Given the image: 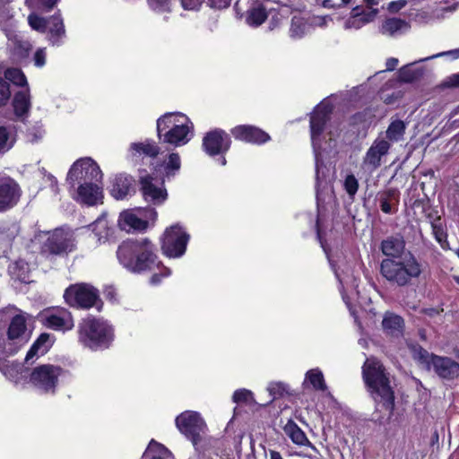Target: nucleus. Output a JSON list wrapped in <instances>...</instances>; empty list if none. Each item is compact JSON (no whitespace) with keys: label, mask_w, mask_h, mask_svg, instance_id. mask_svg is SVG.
<instances>
[{"label":"nucleus","mask_w":459,"mask_h":459,"mask_svg":"<svg viewBox=\"0 0 459 459\" xmlns=\"http://www.w3.org/2000/svg\"><path fill=\"white\" fill-rule=\"evenodd\" d=\"M406 242L400 233L385 238L379 249L386 256L380 263V274L391 284L405 287L419 278L422 264L411 252H405Z\"/></svg>","instance_id":"nucleus-1"},{"label":"nucleus","mask_w":459,"mask_h":459,"mask_svg":"<svg viewBox=\"0 0 459 459\" xmlns=\"http://www.w3.org/2000/svg\"><path fill=\"white\" fill-rule=\"evenodd\" d=\"M390 377V373L377 359H367L362 366V378L371 398L377 405L381 403L389 412L386 419L379 415L372 420L380 426L389 423L395 409V395Z\"/></svg>","instance_id":"nucleus-2"},{"label":"nucleus","mask_w":459,"mask_h":459,"mask_svg":"<svg viewBox=\"0 0 459 459\" xmlns=\"http://www.w3.org/2000/svg\"><path fill=\"white\" fill-rule=\"evenodd\" d=\"M332 113V105L321 103L311 112L309 119L311 143L315 156L316 197L317 206H319L321 203L325 202L322 195L324 190L328 186L325 180L328 169L322 158V152L325 151V148L323 147V142L325 138L324 132L325 130L326 124L331 119Z\"/></svg>","instance_id":"nucleus-3"},{"label":"nucleus","mask_w":459,"mask_h":459,"mask_svg":"<svg viewBox=\"0 0 459 459\" xmlns=\"http://www.w3.org/2000/svg\"><path fill=\"white\" fill-rule=\"evenodd\" d=\"M156 246L148 238H127L117 250L120 264L133 273L152 271L161 263L158 261Z\"/></svg>","instance_id":"nucleus-4"},{"label":"nucleus","mask_w":459,"mask_h":459,"mask_svg":"<svg viewBox=\"0 0 459 459\" xmlns=\"http://www.w3.org/2000/svg\"><path fill=\"white\" fill-rule=\"evenodd\" d=\"M78 342L92 351L109 349L115 340L114 326L103 317L89 315L77 326Z\"/></svg>","instance_id":"nucleus-5"},{"label":"nucleus","mask_w":459,"mask_h":459,"mask_svg":"<svg viewBox=\"0 0 459 459\" xmlns=\"http://www.w3.org/2000/svg\"><path fill=\"white\" fill-rule=\"evenodd\" d=\"M177 117L185 118L189 122L188 117L181 113H166L157 119V135L160 143H167L174 147L182 146L190 141L188 136L190 126L187 124H179Z\"/></svg>","instance_id":"nucleus-6"},{"label":"nucleus","mask_w":459,"mask_h":459,"mask_svg":"<svg viewBox=\"0 0 459 459\" xmlns=\"http://www.w3.org/2000/svg\"><path fill=\"white\" fill-rule=\"evenodd\" d=\"M66 304L79 309L96 308L100 312L103 307V301L100 298L99 290L87 283L70 285L64 293Z\"/></svg>","instance_id":"nucleus-7"},{"label":"nucleus","mask_w":459,"mask_h":459,"mask_svg":"<svg viewBox=\"0 0 459 459\" xmlns=\"http://www.w3.org/2000/svg\"><path fill=\"white\" fill-rule=\"evenodd\" d=\"M102 173L98 164L90 157L77 160L70 168L66 181L70 188L74 189L75 185L82 186L84 183L90 184L100 182Z\"/></svg>","instance_id":"nucleus-8"},{"label":"nucleus","mask_w":459,"mask_h":459,"mask_svg":"<svg viewBox=\"0 0 459 459\" xmlns=\"http://www.w3.org/2000/svg\"><path fill=\"white\" fill-rule=\"evenodd\" d=\"M30 340L27 333L26 319L22 315L13 316L10 312V320L6 331V342L4 357L16 354Z\"/></svg>","instance_id":"nucleus-9"},{"label":"nucleus","mask_w":459,"mask_h":459,"mask_svg":"<svg viewBox=\"0 0 459 459\" xmlns=\"http://www.w3.org/2000/svg\"><path fill=\"white\" fill-rule=\"evenodd\" d=\"M64 369L60 366L43 364L35 367L29 376V382L44 394H55L58 377Z\"/></svg>","instance_id":"nucleus-10"},{"label":"nucleus","mask_w":459,"mask_h":459,"mask_svg":"<svg viewBox=\"0 0 459 459\" xmlns=\"http://www.w3.org/2000/svg\"><path fill=\"white\" fill-rule=\"evenodd\" d=\"M190 236L178 224L168 228L161 238L160 249L169 258L181 257L186 250Z\"/></svg>","instance_id":"nucleus-11"},{"label":"nucleus","mask_w":459,"mask_h":459,"mask_svg":"<svg viewBox=\"0 0 459 459\" xmlns=\"http://www.w3.org/2000/svg\"><path fill=\"white\" fill-rule=\"evenodd\" d=\"M175 423L180 433L190 439L197 449V446L202 440L201 435L206 429V424L200 414L196 411H186L177 416Z\"/></svg>","instance_id":"nucleus-12"},{"label":"nucleus","mask_w":459,"mask_h":459,"mask_svg":"<svg viewBox=\"0 0 459 459\" xmlns=\"http://www.w3.org/2000/svg\"><path fill=\"white\" fill-rule=\"evenodd\" d=\"M154 180L155 178L146 170L141 171L138 179L140 192L147 203L160 205L168 199V192L164 186V178L161 179L160 186H157Z\"/></svg>","instance_id":"nucleus-13"},{"label":"nucleus","mask_w":459,"mask_h":459,"mask_svg":"<svg viewBox=\"0 0 459 459\" xmlns=\"http://www.w3.org/2000/svg\"><path fill=\"white\" fill-rule=\"evenodd\" d=\"M230 136L221 128L207 132L202 141L204 152L211 157L225 154L230 150Z\"/></svg>","instance_id":"nucleus-14"},{"label":"nucleus","mask_w":459,"mask_h":459,"mask_svg":"<svg viewBox=\"0 0 459 459\" xmlns=\"http://www.w3.org/2000/svg\"><path fill=\"white\" fill-rule=\"evenodd\" d=\"M22 193L21 186L13 178L0 174V213L16 206Z\"/></svg>","instance_id":"nucleus-15"},{"label":"nucleus","mask_w":459,"mask_h":459,"mask_svg":"<svg viewBox=\"0 0 459 459\" xmlns=\"http://www.w3.org/2000/svg\"><path fill=\"white\" fill-rule=\"evenodd\" d=\"M74 248V239L63 230H56L44 242L42 253L64 255Z\"/></svg>","instance_id":"nucleus-16"},{"label":"nucleus","mask_w":459,"mask_h":459,"mask_svg":"<svg viewBox=\"0 0 459 459\" xmlns=\"http://www.w3.org/2000/svg\"><path fill=\"white\" fill-rule=\"evenodd\" d=\"M230 132L235 139L254 144H263L271 139L266 132L250 125L237 126Z\"/></svg>","instance_id":"nucleus-17"},{"label":"nucleus","mask_w":459,"mask_h":459,"mask_svg":"<svg viewBox=\"0 0 459 459\" xmlns=\"http://www.w3.org/2000/svg\"><path fill=\"white\" fill-rule=\"evenodd\" d=\"M391 144L385 139H376L363 158V165L370 171L381 166V159L388 153Z\"/></svg>","instance_id":"nucleus-18"},{"label":"nucleus","mask_w":459,"mask_h":459,"mask_svg":"<svg viewBox=\"0 0 459 459\" xmlns=\"http://www.w3.org/2000/svg\"><path fill=\"white\" fill-rule=\"evenodd\" d=\"M98 182L83 184L82 186H78V187L74 190L73 195V198L87 206L96 205L99 201L101 202L103 198L102 188L100 187L97 184Z\"/></svg>","instance_id":"nucleus-19"},{"label":"nucleus","mask_w":459,"mask_h":459,"mask_svg":"<svg viewBox=\"0 0 459 459\" xmlns=\"http://www.w3.org/2000/svg\"><path fill=\"white\" fill-rule=\"evenodd\" d=\"M120 230L143 232L148 228V220L142 217L135 210H125L120 212L117 221Z\"/></svg>","instance_id":"nucleus-20"},{"label":"nucleus","mask_w":459,"mask_h":459,"mask_svg":"<svg viewBox=\"0 0 459 459\" xmlns=\"http://www.w3.org/2000/svg\"><path fill=\"white\" fill-rule=\"evenodd\" d=\"M432 364L434 372L443 380L451 381L459 377V363L452 358L437 355Z\"/></svg>","instance_id":"nucleus-21"},{"label":"nucleus","mask_w":459,"mask_h":459,"mask_svg":"<svg viewBox=\"0 0 459 459\" xmlns=\"http://www.w3.org/2000/svg\"><path fill=\"white\" fill-rule=\"evenodd\" d=\"M110 195L117 200H122L135 193L134 179L127 174L117 175L111 182Z\"/></svg>","instance_id":"nucleus-22"},{"label":"nucleus","mask_w":459,"mask_h":459,"mask_svg":"<svg viewBox=\"0 0 459 459\" xmlns=\"http://www.w3.org/2000/svg\"><path fill=\"white\" fill-rule=\"evenodd\" d=\"M8 39V48L13 60L21 62L28 58L32 48L31 44L28 40H24L22 37L14 31L6 33Z\"/></svg>","instance_id":"nucleus-23"},{"label":"nucleus","mask_w":459,"mask_h":459,"mask_svg":"<svg viewBox=\"0 0 459 459\" xmlns=\"http://www.w3.org/2000/svg\"><path fill=\"white\" fill-rule=\"evenodd\" d=\"M400 191L396 187H389L377 193L376 200L381 211L385 214H394L398 211Z\"/></svg>","instance_id":"nucleus-24"},{"label":"nucleus","mask_w":459,"mask_h":459,"mask_svg":"<svg viewBox=\"0 0 459 459\" xmlns=\"http://www.w3.org/2000/svg\"><path fill=\"white\" fill-rule=\"evenodd\" d=\"M12 106L16 118L21 122H25L31 108L30 88L15 92Z\"/></svg>","instance_id":"nucleus-25"},{"label":"nucleus","mask_w":459,"mask_h":459,"mask_svg":"<svg viewBox=\"0 0 459 459\" xmlns=\"http://www.w3.org/2000/svg\"><path fill=\"white\" fill-rule=\"evenodd\" d=\"M46 32H48L47 39L52 46L62 44L63 39L65 37V29L59 10L49 17Z\"/></svg>","instance_id":"nucleus-26"},{"label":"nucleus","mask_w":459,"mask_h":459,"mask_svg":"<svg viewBox=\"0 0 459 459\" xmlns=\"http://www.w3.org/2000/svg\"><path fill=\"white\" fill-rule=\"evenodd\" d=\"M52 345L53 341L51 340L50 334L42 333L33 342L29 351L27 352L24 363H29L30 360L35 356L46 354L52 347Z\"/></svg>","instance_id":"nucleus-27"},{"label":"nucleus","mask_w":459,"mask_h":459,"mask_svg":"<svg viewBox=\"0 0 459 459\" xmlns=\"http://www.w3.org/2000/svg\"><path fill=\"white\" fill-rule=\"evenodd\" d=\"M44 325L54 330H70L74 326V320L70 313L66 316H61L56 314L40 316Z\"/></svg>","instance_id":"nucleus-28"},{"label":"nucleus","mask_w":459,"mask_h":459,"mask_svg":"<svg viewBox=\"0 0 459 459\" xmlns=\"http://www.w3.org/2000/svg\"><path fill=\"white\" fill-rule=\"evenodd\" d=\"M382 327L386 333L398 336L403 332L404 320L401 316L387 311L384 315Z\"/></svg>","instance_id":"nucleus-29"},{"label":"nucleus","mask_w":459,"mask_h":459,"mask_svg":"<svg viewBox=\"0 0 459 459\" xmlns=\"http://www.w3.org/2000/svg\"><path fill=\"white\" fill-rule=\"evenodd\" d=\"M11 278L22 283L30 282V269L29 264L23 259H18L9 265Z\"/></svg>","instance_id":"nucleus-30"},{"label":"nucleus","mask_w":459,"mask_h":459,"mask_svg":"<svg viewBox=\"0 0 459 459\" xmlns=\"http://www.w3.org/2000/svg\"><path fill=\"white\" fill-rule=\"evenodd\" d=\"M409 349L412 354V358L420 365L424 369L429 371L432 368V361L437 355L429 353L419 343L409 345Z\"/></svg>","instance_id":"nucleus-31"},{"label":"nucleus","mask_w":459,"mask_h":459,"mask_svg":"<svg viewBox=\"0 0 459 459\" xmlns=\"http://www.w3.org/2000/svg\"><path fill=\"white\" fill-rule=\"evenodd\" d=\"M283 430L294 444L298 446H306L310 444L304 431L293 420L290 419L288 420L283 428Z\"/></svg>","instance_id":"nucleus-32"},{"label":"nucleus","mask_w":459,"mask_h":459,"mask_svg":"<svg viewBox=\"0 0 459 459\" xmlns=\"http://www.w3.org/2000/svg\"><path fill=\"white\" fill-rule=\"evenodd\" d=\"M158 167L163 168L162 178H170L175 177V175L179 171L181 168V161L178 153H170L168 156L167 160H164L161 164L156 166V170H158Z\"/></svg>","instance_id":"nucleus-33"},{"label":"nucleus","mask_w":459,"mask_h":459,"mask_svg":"<svg viewBox=\"0 0 459 459\" xmlns=\"http://www.w3.org/2000/svg\"><path fill=\"white\" fill-rule=\"evenodd\" d=\"M378 13V9L372 8L370 11L367 13V14H364L361 17H356L351 15L345 22H344V29L350 30V29H355L359 30L362 28L364 25L373 22L376 18V16Z\"/></svg>","instance_id":"nucleus-34"},{"label":"nucleus","mask_w":459,"mask_h":459,"mask_svg":"<svg viewBox=\"0 0 459 459\" xmlns=\"http://www.w3.org/2000/svg\"><path fill=\"white\" fill-rule=\"evenodd\" d=\"M6 358L0 356V371L9 378L18 379L19 375H22L26 368L19 362L10 363Z\"/></svg>","instance_id":"nucleus-35"},{"label":"nucleus","mask_w":459,"mask_h":459,"mask_svg":"<svg viewBox=\"0 0 459 459\" xmlns=\"http://www.w3.org/2000/svg\"><path fill=\"white\" fill-rule=\"evenodd\" d=\"M246 22L252 27H258L263 24L268 17L266 9L263 4H258L256 7H252L247 10Z\"/></svg>","instance_id":"nucleus-36"},{"label":"nucleus","mask_w":459,"mask_h":459,"mask_svg":"<svg viewBox=\"0 0 459 459\" xmlns=\"http://www.w3.org/2000/svg\"><path fill=\"white\" fill-rule=\"evenodd\" d=\"M130 150L138 153H143L149 157L155 158L160 153V147L153 142L147 140L145 143H133Z\"/></svg>","instance_id":"nucleus-37"},{"label":"nucleus","mask_w":459,"mask_h":459,"mask_svg":"<svg viewBox=\"0 0 459 459\" xmlns=\"http://www.w3.org/2000/svg\"><path fill=\"white\" fill-rule=\"evenodd\" d=\"M406 126L403 121L397 119L392 121L385 132L386 138L393 142H398L403 139Z\"/></svg>","instance_id":"nucleus-38"},{"label":"nucleus","mask_w":459,"mask_h":459,"mask_svg":"<svg viewBox=\"0 0 459 459\" xmlns=\"http://www.w3.org/2000/svg\"><path fill=\"white\" fill-rule=\"evenodd\" d=\"M8 82H12L16 86L29 88L26 76L19 68H8L4 71V78Z\"/></svg>","instance_id":"nucleus-39"},{"label":"nucleus","mask_w":459,"mask_h":459,"mask_svg":"<svg viewBox=\"0 0 459 459\" xmlns=\"http://www.w3.org/2000/svg\"><path fill=\"white\" fill-rule=\"evenodd\" d=\"M432 232L437 242L441 246L442 248L446 249L448 247L446 228L442 219L432 223Z\"/></svg>","instance_id":"nucleus-40"},{"label":"nucleus","mask_w":459,"mask_h":459,"mask_svg":"<svg viewBox=\"0 0 459 459\" xmlns=\"http://www.w3.org/2000/svg\"><path fill=\"white\" fill-rule=\"evenodd\" d=\"M10 320V309L4 308L0 310V356L4 357V349L6 342L7 325Z\"/></svg>","instance_id":"nucleus-41"},{"label":"nucleus","mask_w":459,"mask_h":459,"mask_svg":"<svg viewBox=\"0 0 459 459\" xmlns=\"http://www.w3.org/2000/svg\"><path fill=\"white\" fill-rule=\"evenodd\" d=\"M407 26L408 23L403 19L388 18L383 22L380 31L384 34L388 33L389 35H394L395 32Z\"/></svg>","instance_id":"nucleus-42"},{"label":"nucleus","mask_w":459,"mask_h":459,"mask_svg":"<svg viewBox=\"0 0 459 459\" xmlns=\"http://www.w3.org/2000/svg\"><path fill=\"white\" fill-rule=\"evenodd\" d=\"M423 74V68H412L411 65H405L400 69V78L404 82H413L420 79Z\"/></svg>","instance_id":"nucleus-43"},{"label":"nucleus","mask_w":459,"mask_h":459,"mask_svg":"<svg viewBox=\"0 0 459 459\" xmlns=\"http://www.w3.org/2000/svg\"><path fill=\"white\" fill-rule=\"evenodd\" d=\"M148 452H155L157 454L152 455L151 459H166V457L172 456L171 452L166 446L155 441L154 439L150 441L149 446L143 454V456H145Z\"/></svg>","instance_id":"nucleus-44"},{"label":"nucleus","mask_w":459,"mask_h":459,"mask_svg":"<svg viewBox=\"0 0 459 459\" xmlns=\"http://www.w3.org/2000/svg\"><path fill=\"white\" fill-rule=\"evenodd\" d=\"M306 377L316 390L325 391L327 389L324 375L320 369L316 368L308 370L306 374Z\"/></svg>","instance_id":"nucleus-45"},{"label":"nucleus","mask_w":459,"mask_h":459,"mask_svg":"<svg viewBox=\"0 0 459 459\" xmlns=\"http://www.w3.org/2000/svg\"><path fill=\"white\" fill-rule=\"evenodd\" d=\"M359 181L353 174H348L342 183V187L347 193L350 201L352 203L355 200V195L359 190Z\"/></svg>","instance_id":"nucleus-46"},{"label":"nucleus","mask_w":459,"mask_h":459,"mask_svg":"<svg viewBox=\"0 0 459 459\" xmlns=\"http://www.w3.org/2000/svg\"><path fill=\"white\" fill-rule=\"evenodd\" d=\"M48 22L49 18L41 17L35 13H32L28 16L29 25L32 30L40 33H45L47 31Z\"/></svg>","instance_id":"nucleus-47"},{"label":"nucleus","mask_w":459,"mask_h":459,"mask_svg":"<svg viewBox=\"0 0 459 459\" xmlns=\"http://www.w3.org/2000/svg\"><path fill=\"white\" fill-rule=\"evenodd\" d=\"M59 0H25V4L30 9H38L41 12H50Z\"/></svg>","instance_id":"nucleus-48"},{"label":"nucleus","mask_w":459,"mask_h":459,"mask_svg":"<svg viewBox=\"0 0 459 459\" xmlns=\"http://www.w3.org/2000/svg\"><path fill=\"white\" fill-rule=\"evenodd\" d=\"M13 143L14 140L11 139L10 130L4 126H0V155L11 150Z\"/></svg>","instance_id":"nucleus-49"},{"label":"nucleus","mask_w":459,"mask_h":459,"mask_svg":"<svg viewBox=\"0 0 459 459\" xmlns=\"http://www.w3.org/2000/svg\"><path fill=\"white\" fill-rule=\"evenodd\" d=\"M306 24L303 19L294 16L291 19L290 33L291 38H301L305 34Z\"/></svg>","instance_id":"nucleus-50"},{"label":"nucleus","mask_w":459,"mask_h":459,"mask_svg":"<svg viewBox=\"0 0 459 459\" xmlns=\"http://www.w3.org/2000/svg\"><path fill=\"white\" fill-rule=\"evenodd\" d=\"M232 400L236 403H246L251 404L255 403L253 393L247 389H238L235 391Z\"/></svg>","instance_id":"nucleus-51"},{"label":"nucleus","mask_w":459,"mask_h":459,"mask_svg":"<svg viewBox=\"0 0 459 459\" xmlns=\"http://www.w3.org/2000/svg\"><path fill=\"white\" fill-rule=\"evenodd\" d=\"M152 10L157 13H170L171 0H147Z\"/></svg>","instance_id":"nucleus-52"},{"label":"nucleus","mask_w":459,"mask_h":459,"mask_svg":"<svg viewBox=\"0 0 459 459\" xmlns=\"http://www.w3.org/2000/svg\"><path fill=\"white\" fill-rule=\"evenodd\" d=\"M11 98L10 84L0 77V107H4Z\"/></svg>","instance_id":"nucleus-53"},{"label":"nucleus","mask_w":459,"mask_h":459,"mask_svg":"<svg viewBox=\"0 0 459 459\" xmlns=\"http://www.w3.org/2000/svg\"><path fill=\"white\" fill-rule=\"evenodd\" d=\"M268 391L273 396L272 401H273L279 397L283 396L284 394H288V385L281 382L271 384L268 386Z\"/></svg>","instance_id":"nucleus-54"},{"label":"nucleus","mask_w":459,"mask_h":459,"mask_svg":"<svg viewBox=\"0 0 459 459\" xmlns=\"http://www.w3.org/2000/svg\"><path fill=\"white\" fill-rule=\"evenodd\" d=\"M416 203H421L422 204V210L426 213V218L429 221L430 224L432 225L433 221H437V219H441V216L437 214V211L430 210V204L429 202L427 201L426 203L422 201H416Z\"/></svg>","instance_id":"nucleus-55"},{"label":"nucleus","mask_w":459,"mask_h":459,"mask_svg":"<svg viewBox=\"0 0 459 459\" xmlns=\"http://www.w3.org/2000/svg\"><path fill=\"white\" fill-rule=\"evenodd\" d=\"M136 212L140 213V215L148 220V223L150 221L154 222L157 219V212L153 207L147 206L145 208H136Z\"/></svg>","instance_id":"nucleus-56"},{"label":"nucleus","mask_w":459,"mask_h":459,"mask_svg":"<svg viewBox=\"0 0 459 459\" xmlns=\"http://www.w3.org/2000/svg\"><path fill=\"white\" fill-rule=\"evenodd\" d=\"M231 0H206V4L214 10L226 9L230 5Z\"/></svg>","instance_id":"nucleus-57"},{"label":"nucleus","mask_w":459,"mask_h":459,"mask_svg":"<svg viewBox=\"0 0 459 459\" xmlns=\"http://www.w3.org/2000/svg\"><path fill=\"white\" fill-rule=\"evenodd\" d=\"M185 10H198L204 0H180Z\"/></svg>","instance_id":"nucleus-58"},{"label":"nucleus","mask_w":459,"mask_h":459,"mask_svg":"<svg viewBox=\"0 0 459 459\" xmlns=\"http://www.w3.org/2000/svg\"><path fill=\"white\" fill-rule=\"evenodd\" d=\"M46 63V53L44 48H39L34 54V64L38 67H42Z\"/></svg>","instance_id":"nucleus-59"},{"label":"nucleus","mask_w":459,"mask_h":459,"mask_svg":"<svg viewBox=\"0 0 459 459\" xmlns=\"http://www.w3.org/2000/svg\"><path fill=\"white\" fill-rule=\"evenodd\" d=\"M447 55H452V56H454L455 58H458L459 57V48H456V49H454V50H449V51H445V52H441V53H437V54L432 55L430 56L425 57V58H421L419 62H424V61H427V60L434 59V58H437V57H439V56H447Z\"/></svg>","instance_id":"nucleus-60"},{"label":"nucleus","mask_w":459,"mask_h":459,"mask_svg":"<svg viewBox=\"0 0 459 459\" xmlns=\"http://www.w3.org/2000/svg\"><path fill=\"white\" fill-rule=\"evenodd\" d=\"M407 4V0L393 1L388 4V11L390 13H397Z\"/></svg>","instance_id":"nucleus-61"},{"label":"nucleus","mask_w":459,"mask_h":459,"mask_svg":"<svg viewBox=\"0 0 459 459\" xmlns=\"http://www.w3.org/2000/svg\"><path fill=\"white\" fill-rule=\"evenodd\" d=\"M316 4L321 5L324 8H328V9H336V8L344 7V5H340V3L339 4L333 3V0H316Z\"/></svg>","instance_id":"nucleus-62"},{"label":"nucleus","mask_w":459,"mask_h":459,"mask_svg":"<svg viewBox=\"0 0 459 459\" xmlns=\"http://www.w3.org/2000/svg\"><path fill=\"white\" fill-rule=\"evenodd\" d=\"M445 84L449 88L459 87V73L448 76L445 82Z\"/></svg>","instance_id":"nucleus-63"},{"label":"nucleus","mask_w":459,"mask_h":459,"mask_svg":"<svg viewBox=\"0 0 459 459\" xmlns=\"http://www.w3.org/2000/svg\"><path fill=\"white\" fill-rule=\"evenodd\" d=\"M366 115L363 112H357L350 117V125L357 126L365 121Z\"/></svg>","instance_id":"nucleus-64"}]
</instances>
